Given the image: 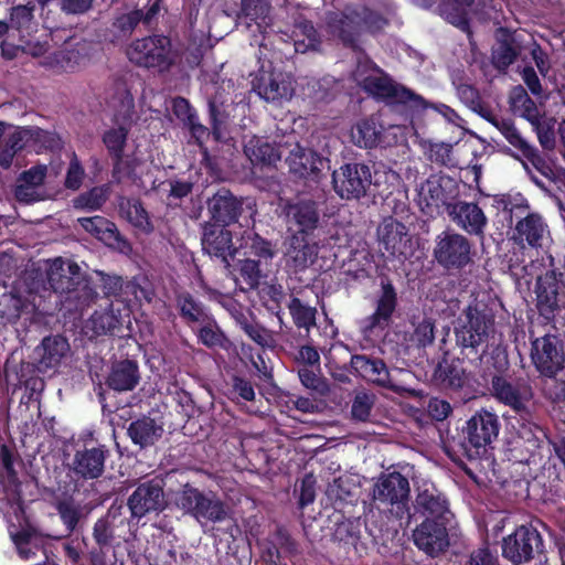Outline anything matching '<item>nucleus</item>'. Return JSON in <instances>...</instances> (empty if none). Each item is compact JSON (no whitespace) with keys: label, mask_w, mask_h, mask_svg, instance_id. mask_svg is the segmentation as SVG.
I'll use <instances>...</instances> for the list:
<instances>
[{"label":"nucleus","mask_w":565,"mask_h":565,"mask_svg":"<svg viewBox=\"0 0 565 565\" xmlns=\"http://www.w3.org/2000/svg\"><path fill=\"white\" fill-rule=\"evenodd\" d=\"M518 56V51L510 42H500L492 51V62L499 70L511 65Z\"/></svg>","instance_id":"4d7b16f0"},{"label":"nucleus","mask_w":565,"mask_h":565,"mask_svg":"<svg viewBox=\"0 0 565 565\" xmlns=\"http://www.w3.org/2000/svg\"><path fill=\"white\" fill-rule=\"evenodd\" d=\"M0 460L3 470L7 473V484L4 486V495L8 503L11 505L13 510V514L15 515L19 523H21L20 514L23 513L21 502H20V484L17 481L15 473L12 467V455L9 448L4 445L1 446L0 450Z\"/></svg>","instance_id":"4c0bfd02"},{"label":"nucleus","mask_w":565,"mask_h":565,"mask_svg":"<svg viewBox=\"0 0 565 565\" xmlns=\"http://www.w3.org/2000/svg\"><path fill=\"white\" fill-rule=\"evenodd\" d=\"M79 266L73 262L55 258L50 263L47 279L56 292H70L74 289V278L79 275Z\"/></svg>","instance_id":"7c9ffc66"},{"label":"nucleus","mask_w":565,"mask_h":565,"mask_svg":"<svg viewBox=\"0 0 565 565\" xmlns=\"http://www.w3.org/2000/svg\"><path fill=\"white\" fill-rule=\"evenodd\" d=\"M466 565H500L498 555L488 546L473 550Z\"/></svg>","instance_id":"0e129e2a"},{"label":"nucleus","mask_w":565,"mask_h":565,"mask_svg":"<svg viewBox=\"0 0 565 565\" xmlns=\"http://www.w3.org/2000/svg\"><path fill=\"white\" fill-rule=\"evenodd\" d=\"M81 226L107 245H114L121 241L116 225L103 216L78 218Z\"/></svg>","instance_id":"ea45409f"},{"label":"nucleus","mask_w":565,"mask_h":565,"mask_svg":"<svg viewBox=\"0 0 565 565\" xmlns=\"http://www.w3.org/2000/svg\"><path fill=\"white\" fill-rule=\"evenodd\" d=\"M42 130L38 128H17L7 134L0 142V167L8 169L19 150L24 147V140L39 136Z\"/></svg>","instance_id":"e433bc0d"},{"label":"nucleus","mask_w":565,"mask_h":565,"mask_svg":"<svg viewBox=\"0 0 565 565\" xmlns=\"http://www.w3.org/2000/svg\"><path fill=\"white\" fill-rule=\"evenodd\" d=\"M131 516L141 519L148 513L164 509L166 500L161 480H150L138 486L128 499Z\"/></svg>","instance_id":"4468645a"},{"label":"nucleus","mask_w":565,"mask_h":565,"mask_svg":"<svg viewBox=\"0 0 565 565\" xmlns=\"http://www.w3.org/2000/svg\"><path fill=\"white\" fill-rule=\"evenodd\" d=\"M286 35L290 41L294 42V47L297 53L317 51L320 44L317 31L307 20L297 21L294 25L291 34Z\"/></svg>","instance_id":"a19ab883"},{"label":"nucleus","mask_w":565,"mask_h":565,"mask_svg":"<svg viewBox=\"0 0 565 565\" xmlns=\"http://www.w3.org/2000/svg\"><path fill=\"white\" fill-rule=\"evenodd\" d=\"M177 305L181 316L188 321L196 322L205 319L204 309L189 292H180L177 296Z\"/></svg>","instance_id":"864d4df0"},{"label":"nucleus","mask_w":565,"mask_h":565,"mask_svg":"<svg viewBox=\"0 0 565 565\" xmlns=\"http://www.w3.org/2000/svg\"><path fill=\"white\" fill-rule=\"evenodd\" d=\"M201 244L206 254L221 258L226 267L230 266L228 258L237 250L233 244L232 232L216 224L204 225Z\"/></svg>","instance_id":"aec40b11"},{"label":"nucleus","mask_w":565,"mask_h":565,"mask_svg":"<svg viewBox=\"0 0 565 565\" xmlns=\"http://www.w3.org/2000/svg\"><path fill=\"white\" fill-rule=\"evenodd\" d=\"M380 249L387 257L405 259L413 250L407 227L393 217L384 218L376 231Z\"/></svg>","instance_id":"9b49d317"},{"label":"nucleus","mask_w":565,"mask_h":565,"mask_svg":"<svg viewBox=\"0 0 565 565\" xmlns=\"http://www.w3.org/2000/svg\"><path fill=\"white\" fill-rule=\"evenodd\" d=\"M119 326V318L113 309L95 312L87 321L86 328L94 334L100 335L111 332Z\"/></svg>","instance_id":"3c124183"},{"label":"nucleus","mask_w":565,"mask_h":565,"mask_svg":"<svg viewBox=\"0 0 565 565\" xmlns=\"http://www.w3.org/2000/svg\"><path fill=\"white\" fill-rule=\"evenodd\" d=\"M512 239L522 247L542 248L551 242L548 224L541 214L529 213L516 222Z\"/></svg>","instance_id":"dca6fc26"},{"label":"nucleus","mask_w":565,"mask_h":565,"mask_svg":"<svg viewBox=\"0 0 565 565\" xmlns=\"http://www.w3.org/2000/svg\"><path fill=\"white\" fill-rule=\"evenodd\" d=\"M447 212L450 220L470 235L482 236L488 220L478 204L458 201L448 204Z\"/></svg>","instance_id":"412c9836"},{"label":"nucleus","mask_w":565,"mask_h":565,"mask_svg":"<svg viewBox=\"0 0 565 565\" xmlns=\"http://www.w3.org/2000/svg\"><path fill=\"white\" fill-rule=\"evenodd\" d=\"M434 256L445 268H462L471 262V243L462 234L445 231L436 237Z\"/></svg>","instance_id":"1a4fd4ad"},{"label":"nucleus","mask_w":565,"mask_h":565,"mask_svg":"<svg viewBox=\"0 0 565 565\" xmlns=\"http://www.w3.org/2000/svg\"><path fill=\"white\" fill-rule=\"evenodd\" d=\"M350 363L353 371L369 382L391 388L396 393L406 391L405 387L393 382L385 363L380 359L356 354L352 355Z\"/></svg>","instance_id":"5701e85b"},{"label":"nucleus","mask_w":565,"mask_h":565,"mask_svg":"<svg viewBox=\"0 0 565 565\" xmlns=\"http://www.w3.org/2000/svg\"><path fill=\"white\" fill-rule=\"evenodd\" d=\"M542 147L551 149L554 146L553 125L543 116L537 124H531Z\"/></svg>","instance_id":"69168bd1"},{"label":"nucleus","mask_w":565,"mask_h":565,"mask_svg":"<svg viewBox=\"0 0 565 565\" xmlns=\"http://www.w3.org/2000/svg\"><path fill=\"white\" fill-rule=\"evenodd\" d=\"M374 404V396L367 393H359L352 403L351 414L353 418L365 422Z\"/></svg>","instance_id":"052dcab7"},{"label":"nucleus","mask_w":565,"mask_h":565,"mask_svg":"<svg viewBox=\"0 0 565 565\" xmlns=\"http://www.w3.org/2000/svg\"><path fill=\"white\" fill-rule=\"evenodd\" d=\"M331 34L339 38L344 45L355 46L356 38L364 29L379 31L387 23L386 19L363 6H348L341 12H331L327 18Z\"/></svg>","instance_id":"20e7f679"},{"label":"nucleus","mask_w":565,"mask_h":565,"mask_svg":"<svg viewBox=\"0 0 565 565\" xmlns=\"http://www.w3.org/2000/svg\"><path fill=\"white\" fill-rule=\"evenodd\" d=\"M354 79L366 93L375 98L407 104L414 108L426 106L422 96L393 82L380 67L370 61L359 63L354 71Z\"/></svg>","instance_id":"7ed1b4c3"},{"label":"nucleus","mask_w":565,"mask_h":565,"mask_svg":"<svg viewBox=\"0 0 565 565\" xmlns=\"http://www.w3.org/2000/svg\"><path fill=\"white\" fill-rule=\"evenodd\" d=\"M479 114L495 127L510 142V145L516 148L537 171L546 177L552 173L550 166L541 157L539 151L521 136L511 119L500 117L484 108H481Z\"/></svg>","instance_id":"0eeeda50"},{"label":"nucleus","mask_w":565,"mask_h":565,"mask_svg":"<svg viewBox=\"0 0 565 565\" xmlns=\"http://www.w3.org/2000/svg\"><path fill=\"white\" fill-rule=\"evenodd\" d=\"M239 274L250 289L256 288L264 277L259 262L250 258L239 262Z\"/></svg>","instance_id":"13d9d810"},{"label":"nucleus","mask_w":565,"mask_h":565,"mask_svg":"<svg viewBox=\"0 0 565 565\" xmlns=\"http://www.w3.org/2000/svg\"><path fill=\"white\" fill-rule=\"evenodd\" d=\"M451 182L449 178L433 174L417 188V204L425 213H433L446 201V186Z\"/></svg>","instance_id":"cd10ccee"},{"label":"nucleus","mask_w":565,"mask_h":565,"mask_svg":"<svg viewBox=\"0 0 565 565\" xmlns=\"http://www.w3.org/2000/svg\"><path fill=\"white\" fill-rule=\"evenodd\" d=\"M119 212L128 223L139 231L147 234L153 231L149 215L139 201L122 199L119 203Z\"/></svg>","instance_id":"c03bdc74"},{"label":"nucleus","mask_w":565,"mask_h":565,"mask_svg":"<svg viewBox=\"0 0 565 565\" xmlns=\"http://www.w3.org/2000/svg\"><path fill=\"white\" fill-rule=\"evenodd\" d=\"M377 138L376 124L371 119L359 121L351 130L352 141L361 148H372L376 145Z\"/></svg>","instance_id":"8fccbe9b"},{"label":"nucleus","mask_w":565,"mask_h":565,"mask_svg":"<svg viewBox=\"0 0 565 565\" xmlns=\"http://www.w3.org/2000/svg\"><path fill=\"white\" fill-rule=\"evenodd\" d=\"M318 255V245L311 242L308 235L295 233L289 238V245L286 252L287 263L295 270H302L313 264Z\"/></svg>","instance_id":"c85d7f7f"},{"label":"nucleus","mask_w":565,"mask_h":565,"mask_svg":"<svg viewBox=\"0 0 565 565\" xmlns=\"http://www.w3.org/2000/svg\"><path fill=\"white\" fill-rule=\"evenodd\" d=\"M355 488L353 478L340 477L330 486L329 493L340 499H347L353 495Z\"/></svg>","instance_id":"774afa93"},{"label":"nucleus","mask_w":565,"mask_h":565,"mask_svg":"<svg viewBox=\"0 0 565 565\" xmlns=\"http://www.w3.org/2000/svg\"><path fill=\"white\" fill-rule=\"evenodd\" d=\"M409 482L399 472L382 475L373 488V500L384 504H401L408 499Z\"/></svg>","instance_id":"4be33fe9"},{"label":"nucleus","mask_w":565,"mask_h":565,"mask_svg":"<svg viewBox=\"0 0 565 565\" xmlns=\"http://www.w3.org/2000/svg\"><path fill=\"white\" fill-rule=\"evenodd\" d=\"M473 0H447L439 6L440 15L449 23L465 29L467 26V9Z\"/></svg>","instance_id":"49530a36"},{"label":"nucleus","mask_w":565,"mask_h":565,"mask_svg":"<svg viewBox=\"0 0 565 565\" xmlns=\"http://www.w3.org/2000/svg\"><path fill=\"white\" fill-rule=\"evenodd\" d=\"M177 505L194 518L202 527L228 518V508L214 492H203L190 484L183 486L177 498Z\"/></svg>","instance_id":"39448f33"},{"label":"nucleus","mask_w":565,"mask_h":565,"mask_svg":"<svg viewBox=\"0 0 565 565\" xmlns=\"http://www.w3.org/2000/svg\"><path fill=\"white\" fill-rule=\"evenodd\" d=\"M287 217L299 227L297 233L308 235L318 226L319 213L313 201H300L288 204L285 209Z\"/></svg>","instance_id":"c9c22d12"},{"label":"nucleus","mask_w":565,"mask_h":565,"mask_svg":"<svg viewBox=\"0 0 565 565\" xmlns=\"http://www.w3.org/2000/svg\"><path fill=\"white\" fill-rule=\"evenodd\" d=\"M413 539L415 545L430 556L438 555L449 545L445 524L431 519L425 520L415 529Z\"/></svg>","instance_id":"6ab92c4d"},{"label":"nucleus","mask_w":565,"mask_h":565,"mask_svg":"<svg viewBox=\"0 0 565 565\" xmlns=\"http://www.w3.org/2000/svg\"><path fill=\"white\" fill-rule=\"evenodd\" d=\"M70 352L67 340L61 335H50L42 340L36 348L39 365L41 369H54Z\"/></svg>","instance_id":"473e14b6"},{"label":"nucleus","mask_w":565,"mask_h":565,"mask_svg":"<svg viewBox=\"0 0 565 565\" xmlns=\"http://www.w3.org/2000/svg\"><path fill=\"white\" fill-rule=\"evenodd\" d=\"M57 512L68 531H73L79 520V508L71 501H62L57 504Z\"/></svg>","instance_id":"680f3d73"},{"label":"nucleus","mask_w":565,"mask_h":565,"mask_svg":"<svg viewBox=\"0 0 565 565\" xmlns=\"http://www.w3.org/2000/svg\"><path fill=\"white\" fill-rule=\"evenodd\" d=\"M158 12V8L153 4L145 13L142 10H131L119 14L115 22L116 28L122 35L130 34L140 21L149 22Z\"/></svg>","instance_id":"de8ad7c7"},{"label":"nucleus","mask_w":565,"mask_h":565,"mask_svg":"<svg viewBox=\"0 0 565 565\" xmlns=\"http://www.w3.org/2000/svg\"><path fill=\"white\" fill-rule=\"evenodd\" d=\"M509 99L512 110L530 124H537L540 118L543 117L536 104L529 97L522 86L513 87Z\"/></svg>","instance_id":"37998d69"},{"label":"nucleus","mask_w":565,"mask_h":565,"mask_svg":"<svg viewBox=\"0 0 565 565\" xmlns=\"http://www.w3.org/2000/svg\"><path fill=\"white\" fill-rule=\"evenodd\" d=\"M35 305L12 292L3 294L0 298V317L7 322L14 324L23 320V324H32L38 320Z\"/></svg>","instance_id":"a878e982"},{"label":"nucleus","mask_w":565,"mask_h":565,"mask_svg":"<svg viewBox=\"0 0 565 565\" xmlns=\"http://www.w3.org/2000/svg\"><path fill=\"white\" fill-rule=\"evenodd\" d=\"M209 211L212 218L226 226L237 221L242 212V202L228 190H220L209 201Z\"/></svg>","instance_id":"c756f323"},{"label":"nucleus","mask_w":565,"mask_h":565,"mask_svg":"<svg viewBox=\"0 0 565 565\" xmlns=\"http://www.w3.org/2000/svg\"><path fill=\"white\" fill-rule=\"evenodd\" d=\"M416 502L423 513L437 519V521L448 512L446 498L434 487L420 490Z\"/></svg>","instance_id":"79ce46f5"},{"label":"nucleus","mask_w":565,"mask_h":565,"mask_svg":"<svg viewBox=\"0 0 565 565\" xmlns=\"http://www.w3.org/2000/svg\"><path fill=\"white\" fill-rule=\"evenodd\" d=\"M139 381L138 366L135 362L124 360L113 365L107 384L115 391H131Z\"/></svg>","instance_id":"58836bf2"},{"label":"nucleus","mask_w":565,"mask_h":565,"mask_svg":"<svg viewBox=\"0 0 565 565\" xmlns=\"http://www.w3.org/2000/svg\"><path fill=\"white\" fill-rule=\"evenodd\" d=\"M10 534L22 559L26 561L32 558L40 550V540L35 534H32L29 531L18 533L10 532Z\"/></svg>","instance_id":"603ef678"},{"label":"nucleus","mask_w":565,"mask_h":565,"mask_svg":"<svg viewBox=\"0 0 565 565\" xmlns=\"http://www.w3.org/2000/svg\"><path fill=\"white\" fill-rule=\"evenodd\" d=\"M269 3L267 0H242V8L237 14V25L245 28L252 35V45L265 47L263 40L270 24L268 17Z\"/></svg>","instance_id":"ddd939ff"},{"label":"nucleus","mask_w":565,"mask_h":565,"mask_svg":"<svg viewBox=\"0 0 565 565\" xmlns=\"http://www.w3.org/2000/svg\"><path fill=\"white\" fill-rule=\"evenodd\" d=\"M531 360L537 372L554 377L563 370L565 353L557 337L546 334L532 341Z\"/></svg>","instance_id":"9d476101"},{"label":"nucleus","mask_w":565,"mask_h":565,"mask_svg":"<svg viewBox=\"0 0 565 565\" xmlns=\"http://www.w3.org/2000/svg\"><path fill=\"white\" fill-rule=\"evenodd\" d=\"M241 248H246L249 254L267 262L276 256L277 250L271 242L260 237L253 231H245L241 237Z\"/></svg>","instance_id":"a18cd8bd"},{"label":"nucleus","mask_w":565,"mask_h":565,"mask_svg":"<svg viewBox=\"0 0 565 565\" xmlns=\"http://www.w3.org/2000/svg\"><path fill=\"white\" fill-rule=\"evenodd\" d=\"M372 181L370 168L362 163H347L332 173L334 192L344 200L360 199Z\"/></svg>","instance_id":"6e6552de"},{"label":"nucleus","mask_w":565,"mask_h":565,"mask_svg":"<svg viewBox=\"0 0 565 565\" xmlns=\"http://www.w3.org/2000/svg\"><path fill=\"white\" fill-rule=\"evenodd\" d=\"M46 171V166L39 164L21 173L14 190V195L19 202L29 204L44 199L42 184Z\"/></svg>","instance_id":"bb28decb"},{"label":"nucleus","mask_w":565,"mask_h":565,"mask_svg":"<svg viewBox=\"0 0 565 565\" xmlns=\"http://www.w3.org/2000/svg\"><path fill=\"white\" fill-rule=\"evenodd\" d=\"M435 326L430 319L422 320L417 326L413 334L414 341L420 347L431 344L435 339L434 333Z\"/></svg>","instance_id":"338daca9"},{"label":"nucleus","mask_w":565,"mask_h":565,"mask_svg":"<svg viewBox=\"0 0 565 565\" xmlns=\"http://www.w3.org/2000/svg\"><path fill=\"white\" fill-rule=\"evenodd\" d=\"M533 291L541 317L565 318V256H548V268L536 277Z\"/></svg>","instance_id":"f257e3e1"},{"label":"nucleus","mask_w":565,"mask_h":565,"mask_svg":"<svg viewBox=\"0 0 565 565\" xmlns=\"http://www.w3.org/2000/svg\"><path fill=\"white\" fill-rule=\"evenodd\" d=\"M231 394L233 398H241L245 402L254 401L256 395L252 382L241 376L232 379Z\"/></svg>","instance_id":"e2e57ef3"},{"label":"nucleus","mask_w":565,"mask_h":565,"mask_svg":"<svg viewBox=\"0 0 565 565\" xmlns=\"http://www.w3.org/2000/svg\"><path fill=\"white\" fill-rule=\"evenodd\" d=\"M288 309L298 328L309 331L311 327L316 326L317 309L315 307L308 306L295 297L288 303Z\"/></svg>","instance_id":"09e8293b"},{"label":"nucleus","mask_w":565,"mask_h":565,"mask_svg":"<svg viewBox=\"0 0 565 565\" xmlns=\"http://www.w3.org/2000/svg\"><path fill=\"white\" fill-rule=\"evenodd\" d=\"M127 55L132 63L159 72L168 71L175 61L170 40L162 35L134 41L128 47Z\"/></svg>","instance_id":"423d86ee"},{"label":"nucleus","mask_w":565,"mask_h":565,"mask_svg":"<svg viewBox=\"0 0 565 565\" xmlns=\"http://www.w3.org/2000/svg\"><path fill=\"white\" fill-rule=\"evenodd\" d=\"M499 429L498 416L488 411H480L467 422L465 431L468 444L479 450L484 449L498 437Z\"/></svg>","instance_id":"f3484780"},{"label":"nucleus","mask_w":565,"mask_h":565,"mask_svg":"<svg viewBox=\"0 0 565 565\" xmlns=\"http://www.w3.org/2000/svg\"><path fill=\"white\" fill-rule=\"evenodd\" d=\"M257 90L259 96L268 102L289 99L294 94V81L287 73L267 68L263 62L259 68Z\"/></svg>","instance_id":"a211bd4d"},{"label":"nucleus","mask_w":565,"mask_h":565,"mask_svg":"<svg viewBox=\"0 0 565 565\" xmlns=\"http://www.w3.org/2000/svg\"><path fill=\"white\" fill-rule=\"evenodd\" d=\"M107 454L105 446L77 450L72 461L73 472L83 479L99 478L105 469Z\"/></svg>","instance_id":"393cba45"},{"label":"nucleus","mask_w":565,"mask_h":565,"mask_svg":"<svg viewBox=\"0 0 565 565\" xmlns=\"http://www.w3.org/2000/svg\"><path fill=\"white\" fill-rule=\"evenodd\" d=\"M128 135V128L120 125L117 128H111L104 135V142L107 149L119 160L124 150Z\"/></svg>","instance_id":"6e6d98bb"},{"label":"nucleus","mask_w":565,"mask_h":565,"mask_svg":"<svg viewBox=\"0 0 565 565\" xmlns=\"http://www.w3.org/2000/svg\"><path fill=\"white\" fill-rule=\"evenodd\" d=\"M244 152L254 168H271L280 161L281 152L270 142L252 137L244 146Z\"/></svg>","instance_id":"2f4dec72"},{"label":"nucleus","mask_w":565,"mask_h":565,"mask_svg":"<svg viewBox=\"0 0 565 565\" xmlns=\"http://www.w3.org/2000/svg\"><path fill=\"white\" fill-rule=\"evenodd\" d=\"M118 97L111 100L114 107L119 105V116L124 119H130L134 109V98L129 93L125 83L120 82L117 84Z\"/></svg>","instance_id":"bf43d9fd"},{"label":"nucleus","mask_w":565,"mask_h":565,"mask_svg":"<svg viewBox=\"0 0 565 565\" xmlns=\"http://www.w3.org/2000/svg\"><path fill=\"white\" fill-rule=\"evenodd\" d=\"M491 393L500 403L518 414H529L527 404L532 398L531 387L522 382H511L503 376H493Z\"/></svg>","instance_id":"2eb2a0df"},{"label":"nucleus","mask_w":565,"mask_h":565,"mask_svg":"<svg viewBox=\"0 0 565 565\" xmlns=\"http://www.w3.org/2000/svg\"><path fill=\"white\" fill-rule=\"evenodd\" d=\"M541 544V535L534 527L521 525L502 540V556L513 565L527 563Z\"/></svg>","instance_id":"f8f14e48"},{"label":"nucleus","mask_w":565,"mask_h":565,"mask_svg":"<svg viewBox=\"0 0 565 565\" xmlns=\"http://www.w3.org/2000/svg\"><path fill=\"white\" fill-rule=\"evenodd\" d=\"M107 200V190L105 188H93L90 191L81 194L74 200V206L77 209L95 211L98 210Z\"/></svg>","instance_id":"5fc2aeb1"},{"label":"nucleus","mask_w":565,"mask_h":565,"mask_svg":"<svg viewBox=\"0 0 565 565\" xmlns=\"http://www.w3.org/2000/svg\"><path fill=\"white\" fill-rule=\"evenodd\" d=\"M396 307V292L390 282L382 284V294L376 303L375 312L365 320V330L387 326Z\"/></svg>","instance_id":"72a5a7b5"},{"label":"nucleus","mask_w":565,"mask_h":565,"mask_svg":"<svg viewBox=\"0 0 565 565\" xmlns=\"http://www.w3.org/2000/svg\"><path fill=\"white\" fill-rule=\"evenodd\" d=\"M286 162L294 175L311 180H318L324 167V159L322 157L298 143L290 150Z\"/></svg>","instance_id":"b1692460"},{"label":"nucleus","mask_w":565,"mask_h":565,"mask_svg":"<svg viewBox=\"0 0 565 565\" xmlns=\"http://www.w3.org/2000/svg\"><path fill=\"white\" fill-rule=\"evenodd\" d=\"M163 431V424L150 417L137 419L128 427V435L132 443L141 448L154 445L162 437Z\"/></svg>","instance_id":"f704fd0d"},{"label":"nucleus","mask_w":565,"mask_h":565,"mask_svg":"<svg viewBox=\"0 0 565 565\" xmlns=\"http://www.w3.org/2000/svg\"><path fill=\"white\" fill-rule=\"evenodd\" d=\"M494 333V315L486 305L479 302L469 305L455 327L457 345L475 354L486 352Z\"/></svg>","instance_id":"f03ea898"}]
</instances>
